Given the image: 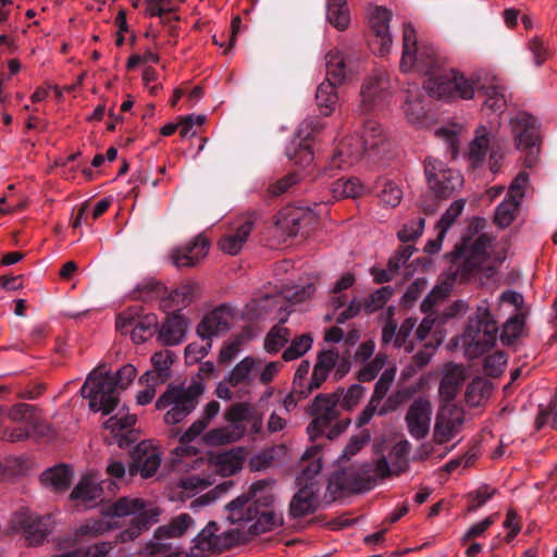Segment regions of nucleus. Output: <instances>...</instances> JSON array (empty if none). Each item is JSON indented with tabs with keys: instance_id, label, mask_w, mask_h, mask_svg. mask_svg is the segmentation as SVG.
Returning a JSON list of instances; mask_svg holds the SVG:
<instances>
[{
	"instance_id": "f257e3e1",
	"label": "nucleus",
	"mask_w": 557,
	"mask_h": 557,
	"mask_svg": "<svg viewBox=\"0 0 557 557\" xmlns=\"http://www.w3.org/2000/svg\"><path fill=\"white\" fill-rule=\"evenodd\" d=\"M437 66L435 49L431 46H418L414 28L405 24L400 69L404 72L417 69L429 76L424 88L431 97L448 101L454 98L471 99L478 94L483 99V109L496 116L506 108L505 86L497 76L486 74L474 81L454 71L440 75Z\"/></svg>"
},
{
	"instance_id": "f03ea898",
	"label": "nucleus",
	"mask_w": 557,
	"mask_h": 557,
	"mask_svg": "<svg viewBox=\"0 0 557 557\" xmlns=\"http://www.w3.org/2000/svg\"><path fill=\"white\" fill-rule=\"evenodd\" d=\"M226 425L212 428L202 433L206 446L216 447L236 443L244 436H256L263 429V413L248 401L234 403L223 413Z\"/></svg>"
},
{
	"instance_id": "7ed1b4c3",
	"label": "nucleus",
	"mask_w": 557,
	"mask_h": 557,
	"mask_svg": "<svg viewBox=\"0 0 557 557\" xmlns=\"http://www.w3.org/2000/svg\"><path fill=\"white\" fill-rule=\"evenodd\" d=\"M136 376L137 369L131 363L124 364L114 374L95 369L88 374L81 393L89 399L92 411L109 414L119 404L120 392L126 389Z\"/></svg>"
},
{
	"instance_id": "20e7f679",
	"label": "nucleus",
	"mask_w": 557,
	"mask_h": 557,
	"mask_svg": "<svg viewBox=\"0 0 557 557\" xmlns=\"http://www.w3.org/2000/svg\"><path fill=\"white\" fill-rule=\"evenodd\" d=\"M495 238L481 234L471 244L462 240L461 245L449 256L455 268L453 281H466L482 271L494 270L505 256L494 253Z\"/></svg>"
},
{
	"instance_id": "39448f33",
	"label": "nucleus",
	"mask_w": 557,
	"mask_h": 557,
	"mask_svg": "<svg viewBox=\"0 0 557 557\" xmlns=\"http://www.w3.org/2000/svg\"><path fill=\"white\" fill-rule=\"evenodd\" d=\"M386 134L383 126L374 120L367 121L361 131L355 135L343 138L336 146L330 159L329 169L345 170L359 162L367 151H372L384 145Z\"/></svg>"
},
{
	"instance_id": "423d86ee",
	"label": "nucleus",
	"mask_w": 557,
	"mask_h": 557,
	"mask_svg": "<svg viewBox=\"0 0 557 557\" xmlns=\"http://www.w3.org/2000/svg\"><path fill=\"white\" fill-rule=\"evenodd\" d=\"M302 461L308 463L296 478L298 490L289 503V513L293 518L308 516L319 506L320 485L317 476L322 469L320 446L308 447L302 455Z\"/></svg>"
},
{
	"instance_id": "0eeeda50",
	"label": "nucleus",
	"mask_w": 557,
	"mask_h": 557,
	"mask_svg": "<svg viewBox=\"0 0 557 557\" xmlns=\"http://www.w3.org/2000/svg\"><path fill=\"white\" fill-rule=\"evenodd\" d=\"M227 520L239 531L256 535L274 530L283 524V516L275 510H261L245 494L230 502L226 507Z\"/></svg>"
},
{
	"instance_id": "6e6552de",
	"label": "nucleus",
	"mask_w": 557,
	"mask_h": 557,
	"mask_svg": "<svg viewBox=\"0 0 557 557\" xmlns=\"http://www.w3.org/2000/svg\"><path fill=\"white\" fill-rule=\"evenodd\" d=\"M202 393L203 385L200 381H193L188 385H170L157 399L156 408L165 410L164 422L174 425L195 410Z\"/></svg>"
},
{
	"instance_id": "1a4fd4ad",
	"label": "nucleus",
	"mask_w": 557,
	"mask_h": 557,
	"mask_svg": "<svg viewBox=\"0 0 557 557\" xmlns=\"http://www.w3.org/2000/svg\"><path fill=\"white\" fill-rule=\"evenodd\" d=\"M497 332V321L491 313L488 301L483 299L469 318L462 335V342L467 346L468 354L473 356L483 355L495 345Z\"/></svg>"
},
{
	"instance_id": "9d476101",
	"label": "nucleus",
	"mask_w": 557,
	"mask_h": 557,
	"mask_svg": "<svg viewBox=\"0 0 557 557\" xmlns=\"http://www.w3.org/2000/svg\"><path fill=\"white\" fill-rule=\"evenodd\" d=\"M108 515L119 518L133 517L131 527L119 534L121 542H127L135 540L144 529L156 523L160 509L152 503L138 497H121L111 504Z\"/></svg>"
},
{
	"instance_id": "9b49d317",
	"label": "nucleus",
	"mask_w": 557,
	"mask_h": 557,
	"mask_svg": "<svg viewBox=\"0 0 557 557\" xmlns=\"http://www.w3.org/2000/svg\"><path fill=\"white\" fill-rule=\"evenodd\" d=\"M221 409L220 403L216 400L209 401L201 413V417L194 421L191 425L180 436L181 446L173 450V462L183 463L190 469H199L206 461L203 458L197 457V449L193 446L185 445L195 441L201 435L211 421L219 414Z\"/></svg>"
},
{
	"instance_id": "f8f14e48",
	"label": "nucleus",
	"mask_w": 557,
	"mask_h": 557,
	"mask_svg": "<svg viewBox=\"0 0 557 557\" xmlns=\"http://www.w3.org/2000/svg\"><path fill=\"white\" fill-rule=\"evenodd\" d=\"M510 126L517 148L527 151L525 166L532 168L537 161L540 151V135L536 120L525 112H519L515 117L510 119Z\"/></svg>"
},
{
	"instance_id": "ddd939ff",
	"label": "nucleus",
	"mask_w": 557,
	"mask_h": 557,
	"mask_svg": "<svg viewBox=\"0 0 557 557\" xmlns=\"http://www.w3.org/2000/svg\"><path fill=\"white\" fill-rule=\"evenodd\" d=\"M424 173L430 188L441 198H447L463 185L459 171L446 166L441 160L426 158Z\"/></svg>"
},
{
	"instance_id": "4468645a",
	"label": "nucleus",
	"mask_w": 557,
	"mask_h": 557,
	"mask_svg": "<svg viewBox=\"0 0 557 557\" xmlns=\"http://www.w3.org/2000/svg\"><path fill=\"white\" fill-rule=\"evenodd\" d=\"M218 523L211 521L193 540L191 552L196 557H206L209 554L220 553L236 545L240 535L234 530L224 531L220 534Z\"/></svg>"
},
{
	"instance_id": "2eb2a0df",
	"label": "nucleus",
	"mask_w": 557,
	"mask_h": 557,
	"mask_svg": "<svg viewBox=\"0 0 557 557\" xmlns=\"http://www.w3.org/2000/svg\"><path fill=\"white\" fill-rule=\"evenodd\" d=\"M11 528L21 532L29 546L41 545L51 532L49 516L40 517L37 513L22 508L11 518Z\"/></svg>"
},
{
	"instance_id": "dca6fc26",
	"label": "nucleus",
	"mask_w": 557,
	"mask_h": 557,
	"mask_svg": "<svg viewBox=\"0 0 557 557\" xmlns=\"http://www.w3.org/2000/svg\"><path fill=\"white\" fill-rule=\"evenodd\" d=\"M318 215L309 208L286 207L276 216V227L287 237L307 236L318 225Z\"/></svg>"
},
{
	"instance_id": "f3484780",
	"label": "nucleus",
	"mask_w": 557,
	"mask_h": 557,
	"mask_svg": "<svg viewBox=\"0 0 557 557\" xmlns=\"http://www.w3.org/2000/svg\"><path fill=\"white\" fill-rule=\"evenodd\" d=\"M338 393L319 394L311 405V414L314 417L307 426V433L310 440H314L323 434L331 422L339 417Z\"/></svg>"
},
{
	"instance_id": "a211bd4d",
	"label": "nucleus",
	"mask_w": 557,
	"mask_h": 557,
	"mask_svg": "<svg viewBox=\"0 0 557 557\" xmlns=\"http://www.w3.org/2000/svg\"><path fill=\"white\" fill-rule=\"evenodd\" d=\"M393 474L389 462L382 456L371 463L362 465L355 476L349 480L350 473L344 472L345 481L342 486L355 492L368 491L373 488L379 481H382Z\"/></svg>"
},
{
	"instance_id": "6ab92c4d",
	"label": "nucleus",
	"mask_w": 557,
	"mask_h": 557,
	"mask_svg": "<svg viewBox=\"0 0 557 557\" xmlns=\"http://www.w3.org/2000/svg\"><path fill=\"white\" fill-rule=\"evenodd\" d=\"M529 183V174L521 172L511 182L506 198L496 207L494 221L505 228L517 218L524 191Z\"/></svg>"
},
{
	"instance_id": "aec40b11",
	"label": "nucleus",
	"mask_w": 557,
	"mask_h": 557,
	"mask_svg": "<svg viewBox=\"0 0 557 557\" xmlns=\"http://www.w3.org/2000/svg\"><path fill=\"white\" fill-rule=\"evenodd\" d=\"M235 311L228 305H220L208 312L197 325L201 339H212L228 332L235 323Z\"/></svg>"
},
{
	"instance_id": "412c9836",
	"label": "nucleus",
	"mask_w": 557,
	"mask_h": 557,
	"mask_svg": "<svg viewBox=\"0 0 557 557\" xmlns=\"http://www.w3.org/2000/svg\"><path fill=\"white\" fill-rule=\"evenodd\" d=\"M463 411L455 405H444L435 421L433 443L443 445L451 441L461 430L463 424Z\"/></svg>"
},
{
	"instance_id": "4be33fe9",
	"label": "nucleus",
	"mask_w": 557,
	"mask_h": 557,
	"mask_svg": "<svg viewBox=\"0 0 557 557\" xmlns=\"http://www.w3.org/2000/svg\"><path fill=\"white\" fill-rule=\"evenodd\" d=\"M391 18L392 12L383 7H372L369 9V23L373 33L371 47L380 55L387 54L392 48Z\"/></svg>"
},
{
	"instance_id": "5701e85b",
	"label": "nucleus",
	"mask_w": 557,
	"mask_h": 557,
	"mask_svg": "<svg viewBox=\"0 0 557 557\" xmlns=\"http://www.w3.org/2000/svg\"><path fill=\"white\" fill-rule=\"evenodd\" d=\"M391 83L383 72H375L367 77L360 90L359 110L368 112L381 106L389 95Z\"/></svg>"
},
{
	"instance_id": "b1692460",
	"label": "nucleus",
	"mask_w": 557,
	"mask_h": 557,
	"mask_svg": "<svg viewBox=\"0 0 557 557\" xmlns=\"http://www.w3.org/2000/svg\"><path fill=\"white\" fill-rule=\"evenodd\" d=\"M431 418V403L423 397L414 399L405 416L409 435L417 441L423 440L430 432Z\"/></svg>"
},
{
	"instance_id": "393cba45",
	"label": "nucleus",
	"mask_w": 557,
	"mask_h": 557,
	"mask_svg": "<svg viewBox=\"0 0 557 557\" xmlns=\"http://www.w3.org/2000/svg\"><path fill=\"white\" fill-rule=\"evenodd\" d=\"M199 285L187 282L170 292L160 300V309L166 314H182L181 311L188 308L199 295Z\"/></svg>"
},
{
	"instance_id": "a878e982",
	"label": "nucleus",
	"mask_w": 557,
	"mask_h": 557,
	"mask_svg": "<svg viewBox=\"0 0 557 557\" xmlns=\"http://www.w3.org/2000/svg\"><path fill=\"white\" fill-rule=\"evenodd\" d=\"M256 220V212H250L240 216L235 223L234 231L230 234L224 235L220 239V249L232 256L237 255L242 250L249 234L251 233Z\"/></svg>"
},
{
	"instance_id": "bb28decb",
	"label": "nucleus",
	"mask_w": 557,
	"mask_h": 557,
	"mask_svg": "<svg viewBox=\"0 0 557 557\" xmlns=\"http://www.w3.org/2000/svg\"><path fill=\"white\" fill-rule=\"evenodd\" d=\"M311 122L305 121L299 125L296 137L286 146L285 154L296 165L308 168L313 161V151L307 143L310 136Z\"/></svg>"
},
{
	"instance_id": "cd10ccee",
	"label": "nucleus",
	"mask_w": 557,
	"mask_h": 557,
	"mask_svg": "<svg viewBox=\"0 0 557 557\" xmlns=\"http://www.w3.org/2000/svg\"><path fill=\"white\" fill-rule=\"evenodd\" d=\"M209 246V242L199 235L190 243L174 248L170 255L171 261L177 268L194 267L208 255Z\"/></svg>"
},
{
	"instance_id": "c85d7f7f",
	"label": "nucleus",
	"mask_w": 557,
	"mask_h": 557,
	"mask_svg": "<svg viewBox=\"0 0 557 557\" xmlns=\"http://www.w3.org/2000/svg\"><path fill=\"white\" fill-rule=\"evenodd\" d=\"M9 418L21 426L13 430L11 438L13 441H22L32 436L38 425V417L35 413V408L28 404H17L9 411Z\"/></svg>"
},
{
	"instance_id": "c756f323",
	"label": "nucleus",
	"mask_w": 557,
	"mask_h": 557,
	"mask_svg": "<svg viewBox=\"0 0 557 557\" xmlns=\"http://www.w3.org/2000/svg\"><path fill=\"white\" fill-rule=\"evenodd\" d=\"M161 463V456L158 449L147 443H140L134 453V462L129 467L133 475L138 472L145 479L156 474Z\"/></svg>"
},
{
	"instance_id": "7c9ffc66",
	"label": "nucleus",
	"mask_w": 557,
	"mask_h": 557,
	"mask_svg": "<svg viewBox=\"0 0 557 557\" xmlns=\"http://www.w3.org/2000/svg\"><path fill=\"white\" fill-rule=\"evenodd\" d=\"M338 361L339 352L336 349L332 348L320 351L307 391H301V397H307L312 391L319 388L326 381L330 372L337 366Z\"/></svg>"
},
{
	"instance_id": "2f4dec72",
	"label": "nucleus",
	"mask_w": 557,
	"mask_h": 557,
	"mask_svg": "<svg viewBox=\"0 0 557 557\" xmlns=\"http://www.w3.org/2000/svg\"><path fill=\"white\" fill-rule=\"evenodd\" d=\"M188 319L184 314H168L159 329L158 339L165 346L181 344L186 335Z\"/></svg>"
},
{
	"instance_id": "473e14b6",
	"label": "nucleus",
	"mask_w": 557,
	"mask_h": 557,
	"mask_svg": "<svg viewBox=\"0 0 557 557\" xmlns=\"http://www.w3.org/2000/svg\"><path fill=\"white\" fill-rule=\"evenodd\" d=\"M405 92L406 98L401 106L403 112L410 124L421 126L426 115L422 92L416 84H409Z\"/></svg>"
},
{
	"instance_id": "72a5a7b5",
	"label": "nucleus",
	"mask_w": 557,
	"mask_h": 557,
	"mask_svg": "<svg viewBox=\"0 0 557 557\" xmlns=\"http://www.w3.org/2000/svg\"><path fill=\"white\" fill-rule=\"evenodd\" d=\"M245 457L243 448H233L223 453L211 455L210 465L222 476H230L243 468Z\"/></svg>"
},
{
	"instance_id": "f704fd0d",
	"label": "nucleus",
	"mask_w": 557,
	"mask_h": 557,
	"mask_svg": "<svg viewBox=\"0 0 557 557\" xmlns=\"http://www.w3.org/2000/svg\"><path fill=\"white\" fill-rule=\"evenodd\" d=\"M260 371V359L245 357L230 372L227 382L231 386L250 385Z\"/></svg>"
},
{
	"instance_id": "c9c22d12",
	"label": "nucleus",
	"mask_w": 557,
	"mask_h": 557,
	"mask_svg": "<svg viewBox=\"0 0 557 557\" xmlns=\"http://www.w3.org/2000/svg\"><path fill=\"white\" fill-rule=\"evenodd\" d=\"M102 486L96 473H87L81 478L71 493L73 500H79L86 505L101 497Z\"/></svg>"
},
{
	"instance_id": "e433bc0d",
	"label": "nucleus",
	"mask_w": 557,
	"mask_h": 557,
	"mask_svg": "<svg viewBox=\"0 0 557 557\" xmlns=\"http://www.w3.org/2000/svg\"><path fill=\"white\" fill-rule=\"evenodd\" d=\"M275 481L262 479L253 482L245 494L261 510H272L270 507L274 502Z\"/></svg>"
},
{
	"instance_id": "4c0bfd02",
	"label": "nucleus",
	"mask_w": 557,
	"mask_h": 557,
	"mask_svg": "<svg viewBox=\"0 0 557 557\" xmlns=\"http://www.w3.org/2000/svg\"><path fill=\"white\" fill-rule=\"evenodd\" d=\"M213 484L211 475H188L182 478L175 486V495L181 499L190 498Z\"/></svg>"
},
{
	"instance_id": "58836bf2",
	"label": "nucleus",
	"mask_w": 557,
	"mask_h": 557,
	"mask_svg": "<svg viewBox=\"0 0 557 557\" xmlns=\"http://www.w3.org/2000/svg\"><path fill=\"white\" fill-rule=\"evenodd\" d=\"M72 476V470L67 466L60 465L44 471L40 481L46 487L60 492L67 488Z\"/></svg>"
},
{
	"instance_id": "ea45409f",
	"label": "nucleus",
	"mask_w": 557,
	"mask_h": 557,
	"mask_svg": "<svg viewBox=\"0 0 557 557\" xmlns=\"http://www.w3.org/2000/svg\"><path fill=\"white\" fill-rule=\"evenodd\" d=\"M326 77L336 86L342 85L347 76V69L343 53L333 49L325 55Z\"/></svg>"
},
{
	"instance_id": "a19ab883",
	"label": "nucleus",
	"mask_w": 557,
	"mask_h": 557,
	"mask_svg": "<svg viewBox=\"0 0 557 557\" xmlns=\"http://www.w3.org/2000/svg\"><path fill=\"white\" fill-rule=\"evenodd\" d=\"M336 87L332 81H323L317 88V106L324 116L331 115L335 110L338 101Z\"/></svg>"
},
{
	"instance_id": "79ce46f5",
	"label": "nucleus",
	"mask_w": 557,
	"mask_h": 557,
	"mask_svg": "<svg viewBox=\"0 0 557 557\" xmlns=\"http://www.w3.org/2000/svg\"><path fill=\"white\" fill-rule=\"evenodd\" d=\"M326 18L338 30H344L350 23V13L346 0H327Z\"/></svg>"
},
{
	"instance_id": "37998d69",
	"label": "nucleus",
	"mask_w": 557,
	"mask_h": 557,
	"mask_svg": "<svg viewBox=\"0 0 557 557\" xmlns=\"http://www.w3.org/2000/svg\"><path fill=\"white\" fill-rule=\"evenodd\" d=\"M411 445L407 440H403L393 445L386 458L393 473L405 472L409 467L408 455Z\"/></svg>"
},
{
	"instance_id": "c03bdc74",
	"label": "nucleus",
	"mask_w": 557,
	"mask_h": 557,
	"mask_svg": "<svg viewBox=\"0 0 557 557\" xmlns=\"http://www.w3.org/2000/svg\"><path fill=\"white\" fill-rule=\"evenodd\" d=\"M490 147L488 132L485 126H480L475 132V137L471 141L468 150V158L473 166H478L484 161Z\"/></svg>"
},
{
	"instance_id": "a18cd8bd",
	"label": "nucleus",
	"mask_w": 557,
	"mask_h": 557,
	"mask_svg": "<svg viewBox=\"0 0 557 557\" xmlns=\"http://www.w3.org/2000/svg\"><path fill=\"white\" fill-rule=\"evenodd\" d=\"M158 326V318L154 313L143 314L131 330L129 334L134 343L141 344L148 341Z\"/></svg>"
},
{
	"instance_id": "49530a36",
	"label": "nucleus",
	"mask_w": 557,
	"mask_h": 557,
	"mask_svg": "<svg viewBox=\"0 0 557 557\" xmlns=\"http://www.w3.org/2000/svg\"><path fill=\"white\" fill-rule=\"evenodd\" d=\"M137 421L135 414H131L126 407H122L114 416L104 422V428L112 434L117 435L121 432L132 429Z\"/></svg>"
},
{
	"instance_id": "de8ad7c7",
	"label": "nucleus",
	"mask_w": 557,
	"mask_h": 557,
	"mask_svg": "<svg viewBox=\"0 0 557 557\" xmlns=\"http://www.w3.org/2000/svg\"><path fill=\"white\" fill-rule=\"evenodd\" d=\"M193 525V518L187 513H182L172 519L169 524L158 528L157 534L159 536L164 535L168 537H178L187 532V530Z\"/></svg>"
},
{
	"instance_id": "09e8293b",
	"label": "nucleus",
	"mask_w": 557,
	"mask_h": 557,
	"mask_svg": "<svg viewBox=\"0 0 557 557\" xmlns=\"http://www.w3.org/2000/svg\"><path fill=\"white\" fill-rule=\"evenodd\" d=\"M524 315L522 312L513 313L504 324L500 341L504 345L512 344L523 332Z\"/></svg>"
},
{
	"instance_id": "8fccbe9b",
	"label": "nucleus",
	"mask_w": 557,
	"mask_h": 557,
	"mask_svg": "<svg viewBox=\"0 0 557 557\" xmlns=\"http://www.w3.org/2000/svg\"><path fill=\"white\" fill-rule=\"evenodd\" d=\"M466 206L463 199L455 200L449 208L443 213L435 226L436 232H441V236H446L448 230L455 224L462 213Z\"/></svg>"
},
{
	"instance_id": "3c124183",
	"label": "nucleus",
	"mask_w": 557,
	"mask_h": 557,
	"mask_svg": "<svg viewBox=\"0 0 557 557\" xmlns=\"http://www.w3.org/2000/svg\"><path fill=\"white\" fill-rule=\"evenodd\" d=\"M366 388L360 384H352L346 391L338 388L335 393H338V403L341 409L350 411L352 410L362 397L364 396Z\"/></svg>"
},
{
	"instance_id": "603ef678",
	"label": "nucleus",
	"mask_w": 557,
	"mask_h": 557,
	"mask_svg": "<svg viewBox=\"0 0 557 557\" xmlns=\"http://www.w3.org/2000/svg\"><path fill=\"white\" fill-rule=\"evenodd\" d=\"M233 485H234V483L232 481H225L221 484H218L208 493L195 498L190 503V509L194 511H197L205 506L213 504L219 498H221L224 494H226Z\"/></svg>"
},
{
	"instance_id": "864d4df0",
	"label": "nucleus",
	"mask_w": 557,
	"mask_h": 557,
	"mask_svg": "<svg viewBox=\"0 0 557 557\" xmlns=\"http://www.w3.org/2000/svg\"><path fill=\"white\" fill-rule=\"evenodd\" d=\"M290 337V332L287 327L277 325L274 326L265 336L264 349L269 354L277 352Z\"/></svg>"
},
{
	"instance_id": "5fc2aeb1",
	"label": "nucleus",
	"mask_w": 557,
	"mask_h": 557,
	"mask_svg": "<svg viewBox=\"0 0 557 557\" xmlns=\"http://www.w3.org/2000/svg\"><path fill=\"white\" fill-rule=\"evenodd\" d=\"M313 339L310 334H302L294 338L290 345L284 350L283 359L285 361L298 359L311 349Z\"/></svg>"
},
{
	"instance_id": "6e6d98bb",
	"label": "nucleus",
	"mask_w": 557,
	"mask_h": 557,
	"mask_svg": "<svg viewBox=\"0 0 557 557\" xmlns=\"http://www.w3.org/2000/svg\"><path fill=\"white\" fill-rule=\"evenodd\" d=\"M362 185L358 178H339L332 185V191L335 197L355 198L362 193Z\"/></svg>"
},
{
	"instance_id": "4d7b16f0",
	"label": "nucleus",
	"mask_w": 557,
	"mask_h": 557,
	"mask_svg": "<svg viewBox=\"0 0 557 557\" xmlns=\"http://www.w3.org/2000/svg\"><path fill=\"white\" fill-rule=\"evenodd\" d=\"M387 357L384 354H377L373 359L362 362L363 366L358 372L360 382H370L376 377L386 364Z\"/></svg>"
},
{
	"instance_id": "13d9d810",
	"label": "nucleus",
	"mask_w": 557,
	"mask_h": 557,
	"mask_svg": "<svg viewBox=\"0 0 557 557\" xmlns=\"http://www.w3.org/2000/svg\"><path fill=\"white\" fill-rule=\"evenodd\" d=\"M496 488L486 484L479 486L476 490L468 494V510L476 511L484 506L495 494Z\"/></svg>"
},
{
	"instance_id": "bf43d9fd",
	"label": "nucleus",
	"mask_w": 557,
	"mask_h": 557,
	"mask_svg": "<svg viewBox=\"0 0 557 557\" xmlns=\"http://www.w3.org/2000/svg\"><path fill=\"white\" fill-rule=\"evenodd\" d=\"M111 529L109 522L103 519H89L75 530L76 536H99Z\"/></svg>"
},
{
	"instance_id": "052dcab7",
	"label": "nucleus",
	"mask_w": 557,
	"mask_h": 557,
	"mask_svg": "<svg viewBox=\"0 0 557 557\" xmlns=\"http://www.w3.org/2000/svg\"><path fill=\"white\" fill-rule=\"evenodd\" d=\"M370 432L368 430H362L359 434L354 435L343 449L338 460L348 461L364 447V445L370 441Z\"/></svg>"
},
{
	"instance_id": "680f3d73",
	"label": "nucleus",
	"mask_w": 557,
	"mask_h": 557,
	"mask_svg": "<svg viewBox=\"0 0 557 557\" xmlns=\"http://www.w3.org/2000/svg\"><path fill=\"white\" fill-rule=\"evenodd\" d=\"M417 326V320L412 318L406 319L397 331V335L395 338V346L400 348L404 347L406 352H411L413 350L412 342H408L412 331Z\"/></svg>"
},
{
	"instance_id": "e2e57ef3",
	"label": "nucleus",
	"mask_w": 557,
	"mask_h": 557,
	"mask_svg": "<svg viewBox=\"0 0 557 557\" xmlns=\"http://www.w3.org/2000/svg\"><path fill=\"white\" fill-rule=\"evenodd\" d=\"M154 371L163 381L169 376V371L174 362V355L170 350L158 351L151 357Z\"/></svg>"
},
{
	"instance_id": "0e129e2a",
	"label": "nucleus",
	"mask_w": 557,
	"mask_h": 557,
	"mask_svg": "<svg viewBox=\"0 0 557 557\" xmlns=\"http://www.w3.org/2000/svg\"><path fill=\"white\" fill-rule=\"evenodd\" d=\"M141 315L138 307L124 310L116 317V330L123 334L129 333Z\"/></svg>"
},
{
	"instance_id": "69168bd1",
	"label": "nucleus",
	"mask_w": 557,
	"mask_h": 557,
	"mask_svg": "<svg viewBox=\"0 0 557 557\" xmlns=\"http://www.w3.org/2000/svg\"><path fill=\"white\" fill-rule=\"evenodd\" d=\"M507 364V356L503 351H495L484 359V371L490 376H498Z\"/></svg>"
},
{
	"instance_id": "338daca9",
	"label": "nucleus",
	"mask_w": 557,
	"mask_h": 557,
	"mask_svg": "<svg viewBox=\"0 0 557 557\" xmlns=\"http://www.w3.org/2000/svg\"><path fill=\"white\" fill-rule=\"evenodd\" d=\"M450 285H437L435 286L430 294L423 299L421 304V310L424 313L433 311L434 307L437 302L443 301L449 294Z\"/></svg>"
},
{
	"instance_id": "774afa93",
	"label": "nucleus",
	"mask_w": 557,
	"mask_h": 557,
	"mask_svg": "<svg viewBox=\"0 0 557 557\" xmlns=\"http://www.w3.org/2000/svg\"><path fill=\"white\" fill-rule=\"evenodd\" d=\"M379 196L384 205L396 207L403 198V190L397 184L393 182H385Z\"/></svg>"
}]
</instances>
